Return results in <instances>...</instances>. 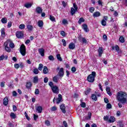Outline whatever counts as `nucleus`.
Returning <instances> with one entry per match:
<instances>
[{
    "mask_svg": "<svg viewBox=\"0 0 127 127\" xmlns=\"http://www.w3.org/2000/svg\"><path fill=\"white\" fill-rule=\"evenodd\" d=\"M24 6L26 7V8H29L32 6V4H31V3H27L25 4Z\"/></svg>",
    "mask_w": 127,
    "mask_h": 127,
    "instance_id": "5701e85b",
    "label": "nucleus"
},
{
    "mask_svg": "<svg viewBox=\"0 0 127 127\" xmlns=\"http://www.w3.org/2000/svg\"><path fill=\"white\" fill-rule=\"evenodd\" d=\"M10 117H11L12 119H15V118H16V115H15L13 113H11Z\"/></svg>",
    "mask_w": 127,
    "mask_h": 127,
    "instance_id": "79ce46f5",
    "label": "nucleus"
},
{
    "mask_svg": "<svg viewBox=\"0 0 127 127\" xmlns=\"http://www.w3.org/2000/svg\"><path fill=\"white\" fill-rule=\"evenodd\" d=\"M98 51L99 53V56L101 57V56H102V55L103 54V52H104V51H103V48L102 47H99Z\"/></svg>",
    "mask_w": 127,
    "mask_h": 127,
    "instance_id": "f3484780",
    "label": "nucleus"
},
{
    "mask_svg": "<svg viewBox=\"0 0 127 127\" xmlns=\"http://www.w3.org/2000/svg\"><path fill=\"white\" fill-rule=\"evenodd\" d=\"M56 70L57 71H58V70H59V71L58 73L57 76H59L61 78H62V77L64 76V68L63 67H61L60 68V67L58 66Z\"/></svg>",
    "mask_w": 127,
    "mask_h": 127,
    "instance_id": "7ed1b4c3",
    "label": "nucleus"
},
{
    "mask_svg": "<svg viewBox=\"0 0 127 127\" xmlns=\"http://www.w3.org/2000/svg\"><path fill=\"white\" fill-rule=\"evenodd\" d=\"M27 28L28 30H29L30 31H31V30H32V29H33V26H32V25H28L27 26Z\"/></svg>",
    "mask_w": 127,
    "mask_h": 127,
    "instance_id": "c756f323",
    "label": "nucleus"
},
{
    "mask_svg": "<svg viewBox=\"0 0 127 127\" xmlns=\"http://www.w3.org/2000/svg\"><path fill=\"white\" fill-rule=\"evenodd\" d=\"M13 97H16L17 96V93L15 92V91H13Z\"/></svg>",
    "mask_w": 127,
    "mask_h": 127,
    "instance_id": "680f3d73",
    "label": "nucleus"
},
{
    "mask_svg": "<svg viewBox=\"0 0 127 127\" xmlns=\"http://www.w3.org/2000/svg\"><path fill=\"white\" fill-rule=\"evenodd\" d=\"M48 59L49 60H51V61H54V57H53V56L52 55L49 56Z\"/></svg>",
    "mask_w": 127,
    "mask_h": 127,
    "instance_id": "de8ad7c7",
    "label": "nucleus"
},
{
    "mask_svg": "<svg viewBox=\"0 0 127 127\" xmlns=\"http://www.w3.org/2000/svg\"><path fill=\"white\" fill-rule=\"evenodd\" d=\"M89 11L91 13H93V12H94V11H95V8H94V7H91L89 8Z\"/></svg>",
    "mask_w": 127,
    "mask_h": 127,
    "instance_id": "49530a36",
    "label": "nucleus"
},
{
    "mask_svg": "<svg viewBox=\"0 0 127 127\" xmlns=\"http://www.w3.org/2000/svg\"><path fill=\"white\" fill-rule=\"evenodd\" d=\"M82 29H83L84 31H85V32H89V28H88V25H86V24H83L82 25Z\"/></svg>",
    "mask_w": 127,
    "mask_h": 127,
    "instance_id": "0eeeda50",
    "label": "nucleus"
},
{
    "mask_svg": "<svg viewBox=\"0 0 127 127\" xmlns=\"http://www.w3.org/2000/svg\"><path fill=\"white\" fill-rule=\"evenodd\" d=\"M117 99L122 104H126L127 101V94L125 92L120 91L117 93Z\"/></svg>",
    "mask_w": 127,
    "mask_h": 127,
    "instance_id": "f257e3e1",
    "label": "nucleus"
},
{
    "mask_svg": "<svg viewBox=\"0 0 127 127\" xmlns=\"http://www.w3.org/2000/svg\"><path fill=\"white\" fill-rule=\"evenodd\" d=\"M39 94V89H36L35 91V94L38 95Z\"/></svg>",
    "mask_w": 127,
    "mask_h": 127,
    "instance_id": "bf43d9fd",
    "label": "nucleus"
},
{
    "mask_svg": "<svg viewBox=\"0 0 127 127\" xmlns=\"http://www.w3.org/2000/svg\"><path fill=\"white\" fill-rule=\"evenodd\" d=\"M119 41L121 43H124L125 42V38H124V37L121 36L119 38Z\"/></svg>",
    "mask_w": 127,
    "mask_h": 127,
    "instance_id": "c9c22d12",
    "label": "nucleus"
},
{
    "mask_svg": "<svg viewBox=\"0 0 127 127\" xmlns=\"http://www.w3.org/2000/svg\"><path fill=\"white\" fill-rule=\"evenodd\" d=\"M38 119V116L35 114H34V121H36Z\"/></svg>",
    "mask_w": 127,
    "mask_h": 127,
    "instance_id": "e2e57ef3",
    "label": "nucleus"
},
{
    "mask_svg": "<svg viewBox=\"0 0 127 127\" xmlns=\"http://www.w3.org/2000/svg\"><path fill=\"white\" fill-rule=\"evenodd\" d=\"M93 16L94 17H99V16H101V13L99 11L95 12L93 14Z\"/></svg>",
    "mask_w": 127,
    "mask_h": 127,
    "instance_id": "2eb2a0df",
    "label": "nucleus"
},
{
    "mask_svg": "<svg viewBox=\"0 0 127 127\" xmlns=\"http://www.w3.org/2000/svg\"><path fill=\"white\" fill-rule=\"evenodd\" d=\"M3 104L4 106H7L8 104V99L7 98H4L3 100Z\"/></svg>",
    "mask_w": 127,
    "mask_h": 127,
    "instance_id": "a211bd4d",
    "label": "nucleus"
},
{
    "mask_svg": "<svg viewBox=\"0 0 127 127\" xmlns=\"http://www.w3.org/2000/svg\"><path fill=\"white\" fill-rule=\"evenodd\" d=\"M104 121H109V116H104V118H103Z\"/></svg>",
    "mask_w": 127,
    "mask_h": 127,
    "instance_id": "13d9d810",
    "label": "nucleus"
},
{
    "mask_svg": "<svg viewBox=\"0 0 127 127\" xmlns=\"http://www.w3.org/2000/svg\"><path fill=\"white\" fill-rule=\"evenodd\" d=\"M61 34L62 36H65V32L64 31H62L61 32Z\"/></svg>",
    "mask_w": 127,
    "mask_h": 127,
    "instance_id": "69168bd1",
    "label": "nucleus"
},
{
    "mask_svg": "<svg viewBox=\"0 0 127 127\" xmlns=\"http://www.w3.org/2000/svg\"><path fill=\"white\" fill-rule=\"evenodd\" d=\"M62 23L64 25L68 24V21L66 19H64L62 21Z\"/></svg>",
    "mask_w": 127,
    "mask_h": 127,
    "instance_id": "a18cd8bd",
    "label": "nucleus"
},
{
    "mask_svg": "<svg viewBox=\"0 0 127 127\" xmlns=\"http://www.w3.org/2000/svg\"><path fill=\"white\" fill-rule=\"evenodd\" d=\"M16 36L17 38H22L23 37V34L20 31L16 32Z\"/></svg>",
    "mask_w": 127,
    "mask_h": 127,
    "instance_id": "6e6552de",
    "label": "nucleus"
},
{
    "mask_svg": "<svg viewBox=\"0 0 127 127\" xmlns=\"http://www.w3.org/2000/svg\"><path fill=\"white\" fill-rule=\"evenodd\" d=\"M19 28H20V29H24L25 28V25L24 24H20L19 26Z\"/></svg>",
    "mask_w": 127,
    "mask_h": 127,
    "instance_id": "4c0bfd02",
    "label": "nucleus"
},
{
    "mask_svg": "<svg viewBox=\"0 0 127 127\" xmlns=\"http://www.w3.org/2000/svg\"><path fill=\"white\" fill-rule=\"evenodd\" d=\"M44 51H45V50H44L43 48L39 49V54H40V55L42 56V57L44 56Z\"/></svg>",
    "mask_w": 127,
    "mask_h": 127,
    "instance_id": "6ab92c4d",
    "label": "nucleus"
},
{
    "mask_svg": "<svg viewBox=\"0 0 127 127\" xmlns=\"http://www.w3.org/2000/svg\"><path fill=\"white\" fill-rule=\"evenodd\" d=\"M71 71H72V72H76V67H72L71 68Z\"/></svg>",
    "mask_w": 127,
    "mask_h": 127,
    "instance_id": "774afa93",
    "label": "nucleus"
},
{
    "mask_svg": "<svg viewBox=\"0 0 127 127\" xmlns=\"http://www.w3.org/2000/svg\"><path fill=\"white\" fill-rule=\"evenodd\" d=\"M50 19L51 20V21H56V20L55 19V17L52 15L50 16Z\"/></svg>",
    "mask_w": 127,
    "mask_h": 127,
    "instance_id": "ea45409f",
    "label": "nucleus"
},
{
    "mask_svg": "<svg viewBox=\"0 0 127 127\" xmlns=\"http://www.w3.org/2000/svg\"><path fill=\"white\" fill-rule=\"evenodd\" d=\"M91 117H92V113H91V112H88V117L86 116L84 118L85 120H90Z\"/></svg>",
    "mask_w": 127,
    "mask_h": 127,
    "instance_id": "bb28decb",
    "label": "nucleus"
},
{
    "mask_svg": "<svg viewBox=\"0 0 127 127\" xmlns=\"http://www.w3.org/2000/svg\"><path fill=\"white\" fill-rule=\"evenodd\" d=\"M96 77V72L92 71L91 74H89L87 77V81L89 83H93L95 81V78Z\"/></svg>",
    "mask_w": 127,
    "mask_h": 127,
    "instance_id": "f03ea898",
    "label": "nucleus"
},
{
    "mask_svg": "<svg viewBox=\"0 0 127 127\" xmlns=\"http://www.w3.org/2000/svg\"><path fill=\"white\" fill-rule=\"evenodd\" d=\"M62 41L63 42V44L64 46L65 47L66 45V41L65 40V39H62Z\"/></svg>",
    "mask_w": 127,
    "mask_h": 127,
    "instance_id": "864d4df0",
    "label": "nucleus"
},
{
    "mask_svg": "<svg viewBox=\"0 0 127 127\" xmlns=\"http://www.w3.org/2000/svg\"><path fill=\"white\" fill-rule=\"evenodd\" d=\"M49 86L51 87V88H52L53 86H55L53 85V82L50 81L49 83Z\"/></svg>",
    "mask_w": 127,
    "mask_h": 127,
    "instance_id": "052dcab7",
    "label": "nucleus"
},
{
    "mask_svg": "<svg viewBox=\"0 0 127 127\" xmlns=\"http://www.w3.org/2000/svg\"><path fill=\"white\" fill-rule=\"evenodd\" d=\"M84 21H85V19H84V18L81 17V18H79V19L78 20V23H79V24H81L82 23V22H84Z\"/></svg>",
    "mask_w": 127,
    "mask_h": 127,
    "instance_id": "473e14b6",
    "label": "nucleus"
},
{
    "mask_svg": "<svg viewBox=\"0 0 127 127\" xmlns=\"http://www.w3.org/2000/svg\"><path fill=\"white\" fill-rule=\"evenodd\" d=\"M57 58L58 59V60H59V61H62V58H61V55L60 54H57Z\"/></svg>",
    "mask_w": 127,
    "mask_h": 127,
    "instance_id": "c85d7f7f",
    "label": "nucleus"
},
{
    "mask_svg": "<svg viewBox=\"0 0 127 127\" xmlns=\"http://www.w3.org/2000/svg\"><path fill=\"white\" fill-rule=\"evenodd\" d=\"M36 111L39 114H41L42 113V107L39 106L36 107Z\"/></svg>",
    "mask_w": 127,
    "mask_h": 127,
    "instance_id": "dca6fc26",
    "label": "nucleus"
},
{
    "mask_svg": "<svg viewBox=\"0 0 127 127\" xmlns=\"http://www.w3.org/2000/svg\"><path fill=\"white\" fill-rule=\"evenodd\" d=\"M34 74H37L38 73H39V70H38V69L37 68H34L33 70Z\"/></svg>",
    "mask_w": 127,
    "mask_h": 127,
    "instance_id": "37998d69",
    "label": "nucleus"
},
{
    "mask_svg": "<svg viewBox=\"0 0 127 127\" xmlns=\"http://www.w3.org/2000/svg\"><path fill=\"white\" fill-rule=\"evenodd\" d=\"M56 110H57V108H56V107L55 106L52 107L51 108V111H52L53 112L56 111Z\"/></svg>",
    "mask_w": 127,
    "mask_h": 127,
    "instance_id": "4d7b16f0",
    "label": "nucleus"
},
{
    "mask_svg": "<svg viewBox=\"0 0 127 127\" xmlns=\"http://www.w3.org/2000/svg\"><path fill=\"white\" fill-rule=\"evenodd\" d=\"M106 107L107 109H112V105L110 103H108Z\"/></svg>",
    "mask_w": 127,
    "mask_h": 127,
    "instance_id": "603ef678",
    "label": "nucleus"
},
{
    "mask_svg": "<svg viewBox=\"0 0 127 127\" xmlns=\"http://www.w3.org/2000/svg\"><path fill=\"white\" fill-rule=\"evenodd\" d=\"M44 83H47V82H48V78L45 77V78L44 79Z\"/></svg>",
    "mask_w": 127,
    "mask_h": 127,
    "instance_id": "338daca9",
    "label": "nucleus"
},
{
    "mask_svg": "<svg viewBox=\"0 0 127 127\" xmlns=\"http://www.w3.org/2000/svg\"><path fill=\"white\" fill-rule=\"evenodd\" d=\"M19 52L22 56H25V54H26V49L25 48V46L24 44H22L21 45Z\"/></svg>",
    "mask_w": 127,
    "mask_h": 127,
    "instance_id": "39448f33",
    "label": "nucleus"
},
{
    "mask_svg": "<svg viewBox=\"0 0 127 127\" xmlns=\"http://www.w3.org/2000/svg\"><path fill=\"white\" fill-rule=\"evenodd\" d=\"M91 92V89L88 88L87 90L85 91V95H88Z\"/></svg>",
    "mask_w": 127,
    "mask_h": 127,
    "instance_id": "8fccbe9b",
    "label": "nucleus"
},
{
    "mask_svg": "<svg viewBox=\"0 0 127 127\" xmlns=\"http://www.w3.org/2000/svg\"><path fill=\"white\" fill-rule=\"evenodd\" d=\"M78 40L81 42L82 41L83 43L87 44L88 43V41L85 38L81 37V36H79L78 37Z\"/></svg>",
    "mask_w": 127,
    "mask_h": 127,
    "instance_id": "1a4fd4ad",
    "label": "nucleus"
},
{
    "mask_svg": "<svg viewBox=\"0 0 127 127\" xmlns=\"http://www.w3.org/2000/svg\"><path fill=\"white\" fill-rule=\"evenodd\" d=\"M75 47H76V46L74 43H70L68 45V48L71 50L74 49Z\"/></svg>",
    "mask_w": 127,
    "mask_h": 127,
    "instance_id": "4468645a",
    "label": "nucleus"
},
{
    "mask_svg": "<svg viewBox=\"0 0 127 127\" xmlns=\"http://www.w3.org/2000/svg\"><path fill=\"white\" fill-rule=\"evenodd\" d=\"M43 68V64H40L38 67V70L42 71Z\"/></svg>",
    "mask_w": 127,
    "mask_h": 127,
    "instance_id": "e433bc0d",
    "label": "nucleus"
},
{
    "mask_svg": "<svg viewBox=\"0 0 127 127\" xmlns=\"http://www.w3.org/2000/svg\"><path fill=\"white\" fill-rule=\"evenodd\" d=\"M1 21L2 23H6L7 22V19L6 17L1 19Z\"/></svg>",
    "mask_w": 127,
    "mask_h": 127,
    "instance_id": "2f4dec72",
    "label": "nucleus"
},
{
    "mask_svg": "<svg viewBox=\"0 0 127 127\" xmlns=\"http://www.w3.org/2000/svg\"><path fill=\"white\" fill-rule=\"evenodd\" d=\"M12 25V23H11V22H8V25H7L8 28H10Z\"/></svg>",
    "mask_w": 127,
    "mask_h": 127,
    "instance_id": "3c124183",
    "label": "nucleus"
},
{
    "mask_svg": "<svg viewBox=\"0 0 127 127\" xmlns=\"http://www.w3.org/2000/svg\"><path fill=\"white\" fill-rule=\"evenodd\" d=\"M45 124L46 126H47V127H50L51 126L50 121H49V120H46L45 122Z\"/></svg>",
    "mask_w": 127,
    "mask_h": 127,
    "instance_id": "7c9ffc66",
    "label": "nucleus"
},
{
    "mask_svg": "<svg viewBox=\"0 0 127 127\" xmlns=\"http://www.w3.org/2000/svg\"><path fill=\"white\" fill-rule=\"evenodd\" d=\"M38 26H39V27H43V21H42V20H39L38 22Z\"/></svg>",
    "mask_w": 127,
    "mask_h": 127,
    "instance_id": "4be33fe9",
    "label": "nucleus"
},
{
    "mask_svg": "<svg viewBox=\"0 0 127 127\" xmlns=\"http://www.w3.org/2000/svg\"><path fill=\"white\" fill-rule=\"evenodd\" d=\"M4 45L5 46V49L7 52H10V48L8 47V43H4Z\"/></svg>",
    "mask_w": 127,
    "mask_h": 127,
    "instance_id": "9d476101",
    "label": "nucleus"
},
{
    "mask_svg": "<svg viewBox=\"0 0 127 127\" xmlns=\"http://www.w3.org/2000/svg\"><path fill=\"white\" fill-rule=\"evenodd\" d=\"M36 11L37 13H42V8L40 7H37L36 8Z\"/></svg>",
    "mask_w": 127,
    "mask_h": 127,
    "instance_id": "aec40b11",
    "label": "nucleus"
},
{
    "mask_svg": "<svg viewBox=\"0 0 127 127\" xmlns=\"http://www.w3.org/2000/svg\"><path fill=\"white\" fill-rule=\"evenodd\" d=\"M43 72L44 74H47V73H48V68H47L46 66H44Z\"/></svg>",
    "mask_w": 127,
    "mask_h": 127,
    "instance_id": "412c9836",
    "label": "nucleus"
},
{
    "mask_svg": "<svg viewBox=\"0 0 127 127\" xmlns=\"http://www.w3.org/2000/svg\"><path fill=\"white\" fill-rule=\"evenodd\" d=\"M5 43H7L8 44V45L10 48H14V44L12 43L10 40H8L7 42H5Z\"/></svg>",
    "mask_w": 127,
    "mask_h": 127,
    "instance_id": "9b49d317",
    "label": "nucleus"
},
{
    "mask_svg": "<svg viewBox=\"0 0 127 127\" xmlns=\"http://www.w3.org/2000/svg\"><path fill=\"white\" fill-rule=\"evenodd\" d=\"M112 49H113L114 50V49H115L116 51L118 52L120 49V48L119 47V46H116L115 47H113Z\"/></svg>",
    "mask_w": 127,
    "mask_h": 127,
    "instance_id": "c03bdc74",
    "label": "nucleus"
},
{
    "mask_svg": "<svg viewBox=\"0 0 127 127\" xmlns=\"http://www.w3.org/2000/svg\"><path fill=\"white\" fill-rule=\"evenodd\" d=\"M63 125L64 126V127H68V124H67V122L65 121H64L63 122Z\"/></svg>",
    "mask_w": 127,
    "mask_h": 127,
    "instance_id": "6e6d98bb",
    "label": "nucleus"
},
{
    "mask_svg": "<svg viewBox=\"0 0 127 127\" xmlns=\"http://www.w3.org/2000/svg\"><path fill=\"white\" fill-rule=\"evenodd\" d=\"M91 99L92 100H94V101H97L98 100V98H97V96L96 94H93L91 95Z\"/></svg>",
    "mask_w": 127,
    "mask_h": 127,
    "instance_id": "393cba45",
    "label": "nucleus"
},
{
    "mask_svg": "<svg viewBox=\"0 0 127 127\" xmlns=\"http://www.w3.org/2000/svg\"><path fill=\"white\" fill-rule=\"evenodd\" d=\"M80 106L82 108H86V103L85 102H81Z\"/></svg>",
    "mask_w": 127,
    "mask_h": 127,
    "instance_id": "09e8293b",
    "label": "nucleus"
},
{
    "mask_svg": "<svg viewBox=\"0 0 127 127\" xmlns=\"http://www.w3.org/2000/svg\"><path fill=\"white\" fill-rule=\"evenodd\" d=\"M101 24L103 26H106L107 25V22L105 19H103L101 21Z\"/></svg>",
    "mask_w": 127,
    "mask_h": 127,
    "instance_id": "f704fd0d",
    "label": "nucleus"
},
{
    "mask_svg": "<svg viewBox=\"0 0 127 127\" xmlns=\"http://www.w3.org/2000/svg\"><path fill=\"white\" fill-rule=\"evenodd\" d=\"M116 121V119H115V117H111L109 120V123H114V122Z\"/></svg>",
    "mask_w": 127,
    "mask_h": 127,
    "instance_id": "a878e982",
    "label": "nucleus"
},
{
    "mask_svg": "<svg viewBox=\"0 0 127 127\" xmlns=\"http://www.w3.org/2000/svg\"><path fill=\"white\" fill-rule=\"evenodd\" d=\"M1 36H2V37H4V36H5V32H4V28H2L1 29Z\"/></svg>",
    "mask_w": 127,
    "mask_h": 127,
    "instance_id": "cd10ccee",
    "label": "nucleus"
},
{
    "mask_svg": "<svg viewBox=\"0 0 127 127\" xmlns=\"http://www.w3.org/2000/svg\"><path fill=\"white\" fill-rule=\"evenodd\" d=\"M17 110V108L16 107V106L13 105V112H16Z\"/></svg>",
    "mask_w": 127,
    "mask_h": 127,
    "instance_id": "5fc2aeb1",
    "label": "nucleus"
},
{
    "mask_svg": "<svg viewBox=\"0 0 127 127\" xmlns=\"http://www.w3.org/2000/svg\"><path fill=\"white\" fill-rule=\"evenodd\" d=\"M60 109L62 111L63 114H66V107L64 104H62L60 106Z\"/></svg>",
    "mask_w": 127,
    "mask_h": 127,
    "instance_id": "f8f14e48",
    "label": "nucleus"
},
{
    "mask_svg": "<svg viewBox=\"0 0 127 127\" xmlns=\"http://www.w3.org/2000/svg\"><path fill=\"white\" fill-rule=\"evenodd\" d=\"M51 89L54 94H59V87L55 85Z\"/></svg>",
    "mask_w": 127,
    "mask_h": 127,
    "instance_id": "423d86ee",
    "label": "nucleus"
},
{
    "mask_svg": "<svg viewBox=\"0 0 127 127\" xmlns=\"http://www.w3.org/2000/svg\"><path fill=\"white\" fill-rule=\"evenodd\" d=\"M59 79V78H58V76H56L53 77V80L55 83H57V82H58Z\"/></svg>",
    "mask_w": 127,
    "mask_h": 127,
    "instance_id": "72a5a7b5",
    "label": "nucleus"
},
{
    "mask_svg": "<svg viewBox=\"0 0 127 127\" xmlns=\"http://www.w3.org/2000/svg\"><path fill=\"white\" fill-rule=\"evenodd\" d=\"M33 83H35V84H36V83H38V76H36L34 77Z\"/></svg>",
    "mask_w": 127,
    "mask_h": 127,
    "instance_id": "b1692460",
    "label": "nucleus"
},
{
    "mask_svg": "<svg viewBox=\"0 0 127 127\" xmlns=\"http://www.w3.org/2000/svg\"><path fill=\"white\" fill-rule=\"evenodd\" d=\"M14 67L16 69H18V68H19V64H14Z\"/></svg>",
    "mask_w": 127,
    "mask_h": 127,
    "instance_id": "0e129e2a",
    "label": "nucleus"
},
{
    "mask_svg": "<svg viewBox=\"0 0 127 127\" xmlns=\"http://www.w3.org/2000/svg\"><path fill=\"white\" fill-rule=\"evenodd\" d=\"M58 97H59L56 99L57 104H60L61 101H62V95L59 94Z\"/></svg>",
    "mask_w": 127,
    "mask_h": 127,
    "instance_id": "ddd939ff",
    "label": "nucleus"
},
{
    "mask_svg": "<svg viewBox=\"0 0 127 127\" xmlns=\"http://www.w3.org/2000/svg\"><path fill=\"white\" fill-rule=\"evenodd\" d=\"M32 86L31 82H27L26 85V88L29 89Z\"/></svg>",
    "mask_w": 127,
    "mask_h": 127,
    "instance_id": "a19ab883",
    "label": "nucleus"
},
{
    "mask_svg": "<svg viewBox=\"0 0 127 127\" xmlns=\"http://www.w3.org/2000/svg\"><path fill=\"white\" fill-rule=\"evenodd\" d=\"M73 7L71 8L70 13L72 16L74 15L76 13V11H78V6H77V4L74 3L73 4Z\"/></svg>",
    "mask_w": 127,
    "mask_h": 127,
    "instance_id": "20e7f679",
    "label": "nucleus"
},
{
    "mask_svg": "<svg viewBox=\"0 0 127 127\" xmlns=\"http://www.w3.org/2000/svg\"><path fill=\"white\" fill-rule=\"evenodd\" d=\"M117 125H118V126L119 127H124V124H123V122H121V121H119V122H118Z\"/></svg>",
    "mask_w": 127,
    "mask_h": 127,
    "instance_id": "58836bf2",
    "label": "nucleus"
}]
</instances>
